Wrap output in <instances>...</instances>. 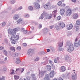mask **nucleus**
I'll list each match as a JSON object with an SVG mask.
<instances>
[{"instance_id":"nucleus-1","label":"nucleus","mask_w":80,"mask_h":80,"mask_svg":"<svg viewBox=\"0 0 80 80\" xmlns=\"http://www.w3.org/2000/svg\"><path fill=\"white\" fill-rule=\"evenodd\" d=\"M70 41L66 43V45L67 48V50L68 52L71 53L74 50L73 45L72 43H70Z\"/></svg>"},{"instance_id":"nucleus-2","label":"nucleus","mask_w":80,"mask_h":80,"mask_svg":"<svg viewBox=\"0 0 80 80\" xmlns=\"http://www.w3.org/2000/svg\"><path fill=\"white\" fill-rule=\"evenodd\" d=\"M12 44L13 45L17 43L19 40V36L18 35H12L10 38Z\"/></svg>"},{"instance_id":"nucleus-3","label":"nucleus","mask_w":80,"mask_h":80,"mask_svg":"<svg viewBox=\"0 0 80 80\" xmlns=\"http://www.w3.org/2000/svg\"><path fill=\"white\" fill-rule=\"evenodd\" d=\"M18 30V29L16 28H14L13 30L11 29H9L8 30V32L10 33L11 35H16V32Z\"/></svg>"},{"instance_id":"nucleus-4","label":"nucleus","mask_w":80,"mask_h":80,"mask_svg":"<svg viewBox=\"0 0 80 80\" xmlns=\"http://www.w3.org/2000/svg\"><path fill=\"white\" fill-rule=\"evenodd\" d=\"M43 7L46 10L50 9V8H51V3L50 2H48L47 4L43 6Z\"/></svg>"},{"instance_id":"nucleus-5","label":"nucleus","mask_w":80,"mask_h":80,"mask_svg":"<svg viewBox=\"0 0 80 80\" xmlns=\"http://www.w3.org/2000/svg\"><path fill=\"white\" fill-rule=\"evenodd\" d=\"M45 18L46 19H51L52 18V15L45 13Z\"/></svg>"},{"instance_id":"nucleus-6","label":"nucleus","mask_w":80,"mask_h":80,"mask_svg":"<svg viewBox=\"0 0 80 80\" xmlns=\"http://www.w3.org/2000/svg\"><path fill=\"white\" fill-rule=\"evenodd\" d=\"M66 13L67 16H68V17H70L71 15V14H72V10L70 9H69L66 11Z\"/></svg>"},{"instance_id":"nucleus-7","label":"nucleus","mask_w":80,"mask_h":80,"mask_svg":"<svg viewBox=\"0 0 80 80\" xmlns=\"http://www.w3.org/2000/svg\"><path fill=\"white\" fill-rule=\"evenodd\" d=\"M34 5L36 9H39L40 8V5L38 3H34Z\"/></svg>"},{"instance_id":"nucleus-8","label":"nucleus","mask_w":80,"mask_h":80,"mask_svg":"<svg viewBox=\"0 0 80 80\" xmlns=\"http://www.w3.org/2000/svg\"><path fill=\"white\" fill-rule=\"evenodd\" d=\"M34 52V49H29L27 52L28 55H30V53H32Z\"/></svg>"},{"instance_id":"nucleus-9","label":"nucleus","mask_w":80,"mask_h":80,"mask_svg":"<svg viewBox=\"0 0 80 80\" xmlns=\"http://www.w3.org/2000/svg\"><path fill=\"white\" fill-rule=\"evenodd\" d=\"M65 9H61L60 11V14H61V15H63V14L65 13Z\"/></svg>"},{"instance_id":"nucleus-10","label":"nucleus","mask_w":80,"mask_h":80,"mask_svg":"<svg viewBox=\"0 0 80 80\" xmlns=\"http://www.w3.org/2000/svg\"><path fill=\"white\" fill-rule=\"evenodd\" d=\"M73 19H77L78 18V14L77 13H74L72 16Z\"/></svg>"},{"instance_id":"nucleus-11","label":"nucleus","mask_w":80,"mask_h":80,"mask_svg":"<svg viewBox=\"0 0 80 80\" xmlns=\"http://www.w3.org/2000/svg\"><path fill=\"white\" fill-rule=\"evenodd\" d=\"M49 76L50 78H53L54 76V71H51L50 74Z\"/></svg>"},{"instance_id":"nucleus-12","label":"nucleus","mask_w":80,"mask_h":80,"mask_svg":"<svg viewBox=\"0 0 80 80\" xmlns=\"http://www.w3.org/2000/svg\"><path fill=\"white\" fill-rule=\"evenodd\" d=\"M43 80H50V77H49V75L46 74L45 76V77L43 78Z\"/></svg>"},{"instance_id":"nucleus-13","label":"nucleus","mask_w":80,"mask_h":80,"mask_svg":"<svg viewBox=\"0 0 80 80\" xmlns=\"http://www.w3.org/2000/svg\"><path fill=\"white\" fill-rule=\"evenodd\" d=\"M73 28V25L71 23L69 24V27L67 28V29L68 30H70L71 29H72Z\"/></svg>"},{"instance_id":"nucleus-14","label":"nucleus","mask_w":80,"mask_h":80,"mask_svg":"<svg viewBox=\"0 0 80 80\" xmlns=\"http://www.w3.org/2000/svg\"><path fill=\"white\" fill-rule=\"evenodd\" d=\"M44 17H45V13H43L41 14V15L39 19H43Z\"/></svg>"},{"instance_id":"nucleus-15","label":"nucleus","mask_w":80,"mask_h":80,"mask_svg":"<svg viewBox=\"0 0 80 80\" xmlns=\"http://www.w3.org/2000/svg\"><path fill=\"white\" fill-rule=\"evenodd\" d=\"M59 24V25L60 27H61L62 28H64L65 27V24L63 22H60Z\"/></svg>"},{"instance_id":"nucleus-16","label":"nucleus","mask_w":80,"mask_h":80,"mask_svg":"<svg viewBox=\"0 0 80 80\" xmlns=\"http://www.w3.org/2000/svg\"><path fill=\"white\" fill-rule=\"evenodd\" d=\"M13 18L14 20H17L19 18V16L18 14H15L14 15Z\"/></svg>"},{"instance_id":"nucleus-17","label":"nucleus","mask_w":80,"mask_h":80,"mask_svg":"<svg viewBox=\"0 0 80 80\" xmlns=\"http://www.w3.org/2000/svg\"><path fill=\"white\" fill-rule=\"evenodd\" d=\"M72 80H76L77 79V74H75V75H72Z\"/></svg>"},{"instance_id":"nucleus-18","label":"nucleus","mask_w":80,"mask_h":80,"mask_svg":"<svg viewBox=\"0 0 80 80\" xmlns=\"http://www.w3.org/2000/svg\"><path fill=\"white\" fill-rule=\"evenodd\" d=\"M14 79L16 80L19 79V78H20V76L16 75H14Z\"/></svg>"},{"instance_id":"nucleus-19","label":"nucleus","mask_w":80,"mask_h":80,"mask_svg":"<svg viewBox=\"0 0 80 80\" xmlns=\"http://www.w3.org/2000/svg\"><path fill=\"white\" fill-rule=\"evenodd\" d=\"M74 29L76 31H78L79 30V27L77 26H75Z\"/></svg>"},{"instance_id":"nucleus-20","label":"nucleus","mask_w":80,"mask_h":80,"mask_svg":"<svg viewBox=\"0 0 80 80\" xmlns=\"http://www.w3.org/2000/svg\"><path fill=\"white\" fill-rule=\"evenodd\" d=\"M23 19L22 18H20L17 21V22L18 24H19L20 23H22L23 22Z\"/></svg>"},{"instance_id":"nucleus-21","label":"nucleus","mask_w":80,"mask_h":80,"mask_svg":"<svg viewBox=\"0 0 80 80\" xmlns=\"http://www.w3.org/2000/svg\"><path fill=\"white\" fill-rule=\"evenodd\" d=\"M47 69H48V71H49V72H50L51 71V66L50 65H47Z\"/></svg>"},{"instance_id":"nucleus-22","label":"nucleus","mask_w":80,"mask_h":80,"mask_svg":"<svg viewBox=\"0 0 80 80\" xmlns=\"http://www.w3.org/2000/svg\"><path fill=\"white\" fill-rule=\"evenodd\" d=\"M16 60H17V61L16 62V64H19V63H20V61L19 59L18 58H17L16 59Z\"/></svg>"},{"instance_id":"nucleus-23","label":"nucleus","mask_w":80,"mask_h":80,"mask_svg":"<svg viewBox=\"0 0 80 80\" xmlns=\"http://www.w3.org/2000/svg\"><path fill=\"white\" fill-rule=\"evenodd\" d=\"M61 69L62 71V72H65V71L66 69L65 68V67L64 66H62L61 68Z\"/></svg>"},{"instance_id":"nucleus-24","label":"nucleus","mask_w":80,"mask_h":80,"mask_svg":"<svg viewBox=\"0 0 80 80\" xmlns=\"http://www.w3.org/2000/svg\"><path fill=\"white\" fill-rule=\"evenodd\" d=\"M79 45V44L78 43H74V46L75 47H78Z\"/></svg>"},{"instance_id":"nucleus-25","label":"nucleus","mask_w":80,"mask_h":80,"mask_svg":"<svg viewBox=\"0 0 80 80\" xmlns=\"http://www.w3.org/2000/svg\"><path fill=\"white\" fill-rule=\"evenodd\" d=\"M63 42H62V43H59L58 44V46L59 47H63Z\"/></svg>"},{"instance_id":"nucleus-26","label":"nucleus","mask_w":80,"mask_h":80,"mask_svg":"<svg viewBox=\"0 0 80 80\" xmlns=\"http://www.w3.org/2000/svg\"><path fill=\"white\" fill-rule=\"evenodd\" d=\"M28 10H30L31 11H32V10H33V7H32V6H29L28 8Z\"/></svg>"},{"instance_id":"nucleus-27","label":"nucleus","mask_w":80,"mask_h":80,"mask_svg":"<svg viewBox=\"0 0 80 80\" xmlns=\"http://www.w3.org/2000/svg\"><path fill=\"white\" fill-rule=\"evenodd\" d=\"M58 5L59 6H61L62 5V2L61 1H59L58 3Z\"/></svg>"},{"instance_id":"nucleus-28","label":"nucleus","mask_w":80,"mask_h":80,"mask_svg":"<svg viewBox=\"0 0 80 80\" xmlns=\"http://www.w3.org/2000/svg\"><path fill=\"white\" fill-rule=\"evenodd\" d=\"M76 24L77 25H80V21L78 20H77L76 21Z\"/></svg>"},{"instance_id":"nucleus-29","label":"nucleus","mask_w":80,"mask_h":80,"mask_svg":"<svg viewBox=\"0 0 80 80\" xmlns=\"http://www.w3.org/2000/svg\"><path fill=\"white\" fill-rule=\"evenodd\" d=\"M10 50H12V51L13 50L14 51V52H15V48H14V47H11L10 48Z\"/></svg>"},{"instance_id":"nucleus-30","label":"nucleus","mask_w":80,"mask_h":80,"mask_svg":"<svg viewBox=\"0 0 80 80\" xmlns=\"http://www.w3.org/2000/svg\"><path fill=\"white\" fill-rule=\"evenodd\" d=\"M5 80V77L3 76L0 78V80Z\"/></svg>"},{"instance_id":"nucleus-31","label":"nucleus","mask_w":80,"mask_h":80,"mask_svg":"<svg viewBox=\"0 0 80 80\" xmlns=\"http://www.w3.org/2000/svg\"><path fill=\"white\" fill-rule=\"evenodd\" d=\"M23 8L21 6L19 8L17 9L16 10L17 11L18 10H22Z\"/></svg>"},{"instance_id":"nucleus-32","label":"nucleus","mask_w":80,"mask_h":80,"mask_svg":"<svg viewBox=\"0 0 80 80\" xmlns=\"http://www.w3.org/2000/svg\"><path fill=\"white\" fill-rule=\"evenodd\" d=\"M62 18L60 16H58L57 18V19L58 20H59Z\"/></svg>"},{"instance_id":"nucleus-33","label":"nucleus","mask_w":80,"mask_h":80,"mask_svg":"<svg viewBox=\"0 0 80 80\" xmlns=\"http://www.w3.org/2000/svg\"><path fill=\"white\" fill-rule=\"evenodd\" d=\"M15 57H17L18 56V53H16L14 55Z\"/></svg>"},{"instance_id":"nucleus-34","label":"nucleus","mask_w":80,"mask_h":80,"mask_svg":"<svg viewBox=\"0 0 80 80\" xmlns=\"http://www.w3.org/2000/svg\"><path fill=\"white\" fill-rule=\"evenodd\" d=\"M12 72L11 73V75H13V74H15V71L13 70H12Z\"/></svg>"},{"instance_id":"nucleus-35","label":"nucleus","mask_w":80,"mask_h":80,"mask_svg":"<svg viewBox=\"0 0 80 80\" xmlns=\"http://www.w3.org/2000/svg\"><path fill=\"white\" fill-rule=\"evenodd\" d=\"M55 7V5H52L51 4V8H54Z\"/></svg>"},{"instance_id":"nucleus-36","label":"nucleus","mask_w":80,"mask_h":80,"mask_svg":"<svg viewBox=\"0 0 80 80\" xmlns=\"http://www.w3.org/2000/svg\"><path fill=\"white\" fill-rule=\"evenodd\" d=\"M57 10H54V11H53L52 12L53 14H55V13H57Z\"/></svg>"},{"instance_id":"nucleus-37","label":"nucleus","mask_w":80,"mask_h":80,"mask_svg":"<svg viewBox=\"0 0 80 80\" xmlns=\"http://www.w3.org/2000/svg\"><path fill=\"white\" fill-rule=\"evenodd\" d=\"M65 5H66L65 4L63 3L61 5V7H65Z\"/></svg>"},{"instance_id":"nucleus-38","label":"nucleus","mask_w":80,"mask_h":80,"mask_svg":"<svg viewBox=\"0 0 80 80\" xmlns=\"http://www.w3.org/2000/svg\"><path fill=\"white\" fill-rule=\"evenodd\" d=\"M4 52L5 55H7L8 54L7 52V51H6V50H4Z\"/></svg>"},{"instance_id":"nucleus-39","label":"nucleus","mask_w":80,"mask_h":80,"mask_svg":"<svg viewBox=\"0 0 80 80\" xmlns=\"http://www.w3.org/2000/svg\"><path fill=\"white\" fill-rule=\"evenodd\" d=\"M15 1H12L11 2V4H14V3H15Z\"/></svg>"},{"instance_id":"nucleus-40","label":"nucleus","mask_w":80,"mask_h":80,"mask_svg":"<svg viewBox=\"0 0 80 80\" xmlns=\"http://www.w3.org/2000/svg\"><path fill=\"white\" fill-rule=\"evenodd\" d=\"M3 48H3V47L2 46H0V50H3Z\"/></svg>"},{"instance_id":"nucleus-41","label":"nucleus","mask_w":80,"mask_h":80,"mask_svg":"<svg viewBox=\"0 0 80 80\" xmlns=\"http://www.w3.org/2000/svg\"><path fill=\"white\" fill-rule=\"evenodd\" d=\"M5 22H3L2 24V27H4V26H5Z\"/></svg>"},{"instance_id":"nucleus-42","label":"nucleus","mask_w":80,"mask_h":80,"mask_svg":"<svg viewBox=\"0 0 80 80\" xmlns=\"http://www.w3.org/2000/svg\"><path fill=\"white\" fill-rule=\"evenodd\" d=\"M23 46L24 47H26V46H27V43H23Z\"/></svg>"},{"instance_id":"nucleus-43","label":"nucleus","mask_w":80,"mask_h":80,"mask_svg":"<svg viewBox=\"0 0 80 80\" xmlns=\"http://www.w3.org/2000/svg\"><path fill=\"white\" fill-rule=\"evenodd\" d=\"M40 58H37L36 59H35V61H38L39 60Z\"/></svg>"},{"instance_id":"nucleus-44","label":"nucleus","mask_w":80,"mask_h":80,"mask_svg":"<svg viewBox=\"0 0 80 80\" xmlns=\"http://www.w3.org/2000/svg\"><path fill=\"white\" fill-rule=\"evenodd\" d=\"M17 49L18 50H21V47H18L17 48Z\"/></svg>"},{"instance_id":"nucleus-45","label":"nucleus","mask_w":80,"mask_h":80,"mask_svg":"<svg viewBox=\"0 0 80 80\" xmlns=\"http://www.w3.org/2000/svg\"><path fill=\"white\" fill-rule=\"evenodd\" d=\"M54 62L56 63H57V59H54Z\"/></svg>"},{"instance_id":"nucleus-46","label":"nucleus","mask_w":80,"mask_h":80,"mask_svg":"<svg viewBox=\"0 0 80 80\" xmlns=\"http://www.w3.org/2000/svg\"><path fill=\"white\" fill-rule=\"evenodd\" d=\"M70 58V57H69V56L66 57L65 58V60H67V58Z\"/></svg>"},{"instance_id":"nucleus-47","label":"nucleus","mask_w":80,"mask_h":80,"mask_svg":"<svg viewBox=\"0 0 80 80\" xmlns=\"http://www.w3.org/2000/svg\"><path fill=\"white\" fill-rule=\"evenodd\" d=\"M72 2H73L74 3H75L76 2V0H71Z\"/></svg>"},{"instance_id":"nucleus-48","label":"nucleus","mask_w":80,"mask_h":80,"mask_svg":"<svg viewBox=\"0 0 80 80\" xmlns=\"http://www.w3.org/2000/svg\"><path fill=\"white\" fill-rule=\"evenodd\" d=\"M30 17V16L28 14H26L25 15V17L28 18V17Z\"/></svg>"},{"instance_id":"nucleus-49","label":"nucleus","mask_w":80,"mask_h":80,"mask_svg":"<svg viewBox=\"0 0 80 80\" xmlns=\"http://www.w3.org/2000/svg\"><path fill=\"white\" fill-rule=\"evenodd\" d=\"M35 74H32L31 75V76L32 77H35Z\"/></svg>"},{"instance_id":"nucleus-50","label":"nucleus","mask_w":80,"mask_h":80,"mask_svg":"<svg viewBox=\"0 0 80 80\" xmlns=\"http://www.w3.org/2000/svg\"><path fill=\"white\" fill-rule=\"evenodd\" d=\"M24 70H25V69H24V68H23L22 69V70L21 71V73H23V71H24Z\"/></svg>"},{"instance_id":"nucleus-51","label":"nucleus","mask_w":80,"mask_h":80,"mask_svg":"<svg viewBox=\"0 0 80 80\" xmlns=\"http://www.w3.org/2000/svg\"><path fill=\"white\" fill-rule=\"evenodd\" d=\"M62 78H65V75L63 74L62 75Z\"/></svg>"},{"instance_id":"nucleus-52","label":"nucleus","mask_w":80,"mask_h":80,"mask_svg":"<svg viewBox=\"0 0 80 80\" xmlns=\"http://www.w3.org/2000/svg\"><path fill=\"white\" fill-rule=\"evenodd\" d=\"M42 25L41 24H40L39 26V28H42Z\"/></svg>"},{"instance_id":"nucleus-53","label":"nucleus","mask_w":80,"mask_h":80,"mask_svg":"<svg viewBox=\"0 0 80 80\" xmlns=\"http://www.w3.org/2000/svg\"><path fill=\"white\" fill-rule=\"evenodd\" d=\"M49 63H52V61L50 60H49Z\"/></svg>"},{"instance_id":"nucleus-54","label":"nucleus","mask_w":80,"mask_h":80,"mask_svg":"<svg viewBox=\"0 0 80 80\" xmlns=\"http://www.w3.org/2000/svg\"><path fill=\"white\" fill-rule=\"evenodd\" d=\"M4 71H6L7 70V68L6 67L4 68H3Z\"/></svg>"},{"instance_id":"nucleus-55","label":"nucleus","mask_w":80,"mask_h":80,"mask_svg":"<svg viewBox=\"0 0 80 80\" xmlns=\"http://www.w3.org/2000/svg\"><path fill=\"white\" fill-rule=\"evenodd\" d=\"M78 41V38H76L75 39V42H77Z\"/></svg>"},{"instance_id":"nucleus-56","label":"nucleus","mask_w":80,"mask_h":80,"mask_svg":"<svg viewBox=\"0 0 80 80\" xmlns=\"http://www.w3.org/2000/svg\"><path fill=\"white\" fill-rule=\"evenodd\" d=\"M47 52H50V49H47Z\"/></svg>"},{"instance_id":"nucleus-57","label":"nucleus","mask_w":80,"mask_h":80,"mask_svg":"<svg viewBox=\"0 0 80 80\" xmlns=\"http://www.w3.org/2000/svg\"><path fill=\"white\" fill-rule=\"evenodd\" d=\"M20 70V69L19 68H18L16 69V71H18Z\"/></svg>"},{"instance_id":"nucleus-58","label":"nucleus","mask_w":80,"mask_h":80,"mask_svg":"<svg viewBox=\"0 0 80 80\" xmlns=\"http://www.w3.org/2000/svg\"><path fill=\"white\" fill-rule=\"evenodd\" d=\"M26 24H27L26 23H25V22H24L23 23H22V25H26Z\"/></svg>"},{"instance_id":"nucleus-59","label":"nucleus","mask_w":80,"mask_h":80,"mask_svg":"<svg viewBox=\"0 0 80 80\" xmlns=\"http://www.w3.org/2000/svg\"><path fill=\"white\" fill-rule=\"evenodd\" d=\"M53 28V26H51L50 27V29H52V28Z\"/></svg>"},{"instance_id":"nucleus-60","label":"nucleus","mask_w":80,"mask_h":80,"mask_svg":"<svg viewBox=\"0 0 80 80\" xmlns=\"http://www.w3.org/2000/svg\"><path fill=\"white\" fill-rule=\"evenodd\" d=\"M5 63V62L3 61H2L1 62V63H2V64H3V63Z\"/></svg>"},{"instance_id":"nucleus-61","label":"nucleus","mask_w":80,"mask_h":80,"mask_svg":"<svg viewBox=\"0 0 80 80\" xmlns=\"http://www.w3.org/2000/svg\"><path fill=\"white\" fill-rule=\"evenodd\" d=\"M62 48H61L60 49L59 48V51H62Z\"/></svg>"},{"instance_id":"nucleus-62","label":"nucleus","mask_w":80,"mask_h":80,"mask_svg":"<svg viewBox=\"0 0 80 80\" xmlns=\"http://www.w3.org/2000/svg\"><path fill=\"white\" fill-rule=\"evenodd\" d=\"M37 2L38 3H40V1L39 0H37Z\"/></svg>"},{"instance_id":"nucleus-63","label":"nucleus","mask_w":80,"mask_h":80,"mask_svg":"<svg viewBox=\"0 0 80 80\" xmlns=\"http://www.w3.org/2000/svg\"><path fill=\"white\" fill-rule=\"evenodd\" d=\"M22 30L23 31V30H25V28H22Z\"/></svg>"},{"instance_id":"nucleus-64","label":"nucleus","mask_w":80,"mask_h":80,"mask_svg":"<svg viewBox=\"0 0 80 80\" xmlns=\"http://www.w3.org/2000/svg\"><path fill=\"white\" fill-rule=\"evenodd\" d=\"M58 80H63L62 78H60Z\"/></svg>"}]
</instances>
